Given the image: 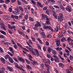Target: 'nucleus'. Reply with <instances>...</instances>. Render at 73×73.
Masks as SVG:
<instances>
[{
    "label": "nucleus",
    "instance_id": "f257e3e1",
    "mask_svg": "<svg viewBox=\"0 0 73 73\" xmlns=\"http://www.w3.org/2000/svg\"><path fill=\"white\" fill-rule=\"evenodd\" d=\"M15 11H16H16H13V13L15 15H19V12H20V10L17 7L15 8Z\"/></svg>",
    "mask_w": 73,
    "mask_h": 73
},
{
    "label": "nucleus",
    "instance_id": "f03ea898",
    "mask_svg": "<svg viewBox=\"0 0 73 73\" xmlns=\"http://www.w3.org/2000/svg\"><path fill=\"white\" fill-rule=\"evenodd\" d=\"M62 18H63V14L62 13H60L59 14V16H58V19L59 21L61 22L63 20Z\"/></svg>",
    "mask_w": 73,
    "mask_h": 73
},
{
    "label": "nucleus",
    "instance_id": "7ed1b4c3",
    "mask_svg": "<svg viewBox=\"0 0 73 73\" xmlns=\"http://www.w3.org/2000/svg\"><path fill=\"white\" fill-rule=\"evenodd\" d=\"M66 9L68 12H72V8L69 5H68L67 7L66 8Z\"/></svg>",
    "mask_w": 73,
    "mask_h": 73
},
{
    "label": "nucleus",
    "instance_id": "20e7f679",
    "mask_svg": "<svg viewBox=\"0 0 73 73\" xmlns=\"http://www.w3.org/2000/svg\"><path fill=\"white\" fill-rule=\"evenodd\" d=\"M53 56L55 58H54V61L55 62H60V61L58 60V58L56 55H54Z\"/></svg>",
    "mask_w": 73,
    "mask_h": 73
},
{
    "label": "nucleus",
    "instance_id": "39448f33",
    "mask_svg": "<svg viewBox=\"0 0 73 73\" xmlns=\"http://www.w3.org/2000/svg\"><path fill=\"white\" fill-rule=\"evenodd\" d=\"M1 25V27L3 30H7V29L5 27V25L3 23H1L0 24Z\"/></svg>",
    "mask_w": 73,
    "mask_h": 73
},
{
    "label": "nucleus",
    "instance_id": "423d86ee",
    "mask_svg": "<svg viewBox=\"0 0 73 73\" xmlns=\"http://www.w3.org/2000/svg\"><path fill=\"white\" fill-rule=\"evenodd\" d=\"M18 59L20 61H21L23 63H24V62H25V60L22 58H20V57L18 56Z\"/></svg>",
    "mask_w": 73,
    "mask_h": 73
},
{
    "label": "nucleus",
    "instance_id": "0eeeda50",
    "mask_svg": "<svg viewBox=\"0 0 73 73\" xmlns=\"http://www.w3.org/2000/svg\"><path fill=\"white\" fill-rule=\"evenodd\" d=\"M55 41L56 42L57 46H59L60 45L61 46V45H60V40L58 39H57Z\"/></svg>",
    "mask_w": 73,
    "mask_h": 73
},
{
    "label": "nucleus",
    "instance_id": "6e6552de",
    "mask_svg": "<svg viewBox=\"0 0 73 73\" xmlns=\"http://www.w3.org/2000/svg\"><path fill=\"white\" fill-rule=\"evenodd\" d=\"M17 31L20 35H21L22 36H24V33L22 31H21L20 30H18Z\"/></svg>",
    "mask_w": 73,
    "mask_h": 73
},
{
    "label": "nucleus",
    "instance_id": "1a4fd4ad",
    "mask_svg": "<svg viewBox=\"0 0 73 73\" xmlns=\"http://www.w3.org/2000/svg\"><path fill=\"white\" fill-rule=\"evenodd\" d=\"M9 60L11 63H13V60L12 58L10 57L9 58Z\"/></svg>",
    "mask_w": 73,
    "mask_h": 73
},
{
    "label": "nucleus",
    "instance_id": "9d476101",
    "mask_svg": "<svg viewBox=\"0 0 73 73\" xmlns=\"http://www.w3.org/2000/svg\"><path fill=\"white\" fill-rule=\"evenodd\" d=\"M47 16L46 15L42 14V19H45V18H46V17Z\"/></svg>",
    "mask_w": 73,
    "mask_h": 73
},
{
    "label": "nucleus",
    "instance_id": "9b49d317",
    "mask_svg": "<svg viewBox=\"0 0 73 73\" xmlns=\"http://www.w3.org/2000/svg\"><path fill=\"white\" fill-rule=\"evenodd\" d=\"M37 4H38V5L39 6H40L41 8H43V5H42L41 4L40 2H37Z\"/></svg>",
    "mask_w": 73,
    "mask_h": 73
},
{
    "label": "nucleus",
    "instance_id": "f8f14e48",
    "mask_svg": "<svg viewBox=\"0 0 73 73\" xmlns=\"http://www.w3.org/2000/svg\"><path fill=\"white\" fill-rule=\"evenodd\" d=\"M14 64H15V66H16V67H17V68H19V69H21V68H22L21 67H20L19 66H18V64H17V63H14Z\"/></svg>",
    "mask_w": 73,
    "mask_h": 73
},
{
    "label": "nucleus",
    "instance_id": "ddd939ff",
    "mask_svg": "<svg viewBox=\"0 0 73 73\" xmlns=\"http://www.w3.org/2000/svg\"><path fill=\"white\" fill-rule=\"evenodd\" d=\"M4 57L5 59V60H7V59H8V58L9 59V58L10 57V56H9V55L7 54L4 56Z\"/></svg>",
    "mask_w": 73,
    "mask_h": 73
},
{
    "label": "nucleus",
    "instance_id": "4468645a",
    "mask_svg": "<svg viewBox=\"0 0 73 73\" xmlns=\"http://www.w3.org/2000/svg\"><path fill=\"white\" fill-rule=\"evenodd\" d=\"M7 68L10 72H13V68H11L10 67L8 66Z\"/></svg>",
    "mask_w": 73,
    "mask_h": 73
},
{
    "label": "nucleus",
    "instance_id": "2eb2a0df",
    "mask_svg": "<svg viewBox=\"0 0 73 73\" xmlns=\"http://www.w3.org/2000/svg\"><path fill=\"white\" fill-rule=\"evenodd\" d=\"M41 33V34L42 37V38H44L45 37V36L44 32H42Z\"/></svg>",
    "mask_w": 73,
    "mask_h": 73
},
{
    "label": "nucleus",
    "instance_id": "dca6fc26",
    "mask_svg": "<svg viewBox=\"0 0 73 73\" xmlns=\"http://www.w3.org/2000/svg\"><path fill=\"white\" fill-rule=\"evenodd\" d=\"M28 56H29V59L31 61H33V60H32V56L30 54H28Z\"/></svg>",
    "mask_w": 73,
    "mask_h": 73
},
{
    "label": "nucleus",
    "instance_id": "f3484780",
    "mask_svg": "<svg viewBox=\"0 0 73 73\" xmlns=\"http://www.w3.org/2000/svg\"><path fill=\"white\" fill-rule=\"evenodd\" d=\"M59 65L60 66V67H61V68H64V64H62V63H59Z\"/></svg>",
    "mask_w": 73,
    "mask_h": 73
},
{
    "label": "nucleus",
    "instance_id": "a211bd4d",
    "mask_svg": "<svg viewBox=\"0 0 73 73\" xmlns=\"http://www.w3.org/2000/svg\"><path fill=\"white\" fill-rule=\"evenodd\" d=\"M9 49H10V52H11L12 53H14V52L13 51V50L12 47H9Z\"/></svg>",
    "mask_w": 73,
    "mask_h": 73
},
{
    "label": "nucleus",
    "instance_id": "6ab92c4d",
    "mask_svg": "<svg viewBox=\"0 0 73 73\" xmlns=\"http://www.w3.org/2000/svg\"><path fill=\"white\" fill-rule=\"evenodd\" d=\"M1 61L3 62V64H5V59H4V58L2 57L1 58Z\"/></svg>",
    "mask_w": 73,
    "mask_h": 73
},
{
    "label": "nucleus",
    "instance_id": "aec40b11",
    "mask_svg": "<svg viewBox=\"0 0 73 73\" xmlns=\"http://www.w3.org/2000/svg\"><path fill=\"white\" fill-rule=\"evenodd\" d=\"M3 17L4 19H6V20L7 19H8L9 18V16H5V15H4L3 16Z\"/></svg>",
    "mask_w": 73,
    "mask_h": 73
},
{
    "label": "nucleus",
    "instance_id": "412c9836",
    "mask_svg": "<svg viewBox=\"0 0 73 73\" xmlns=\"http://www.w3.org/2000/svg\"><path fill=\"white\" fill-rule=\"evenodd\" d=\"M0 32L1 33H2V34L4 35H6V33H5V31H3L2 30H0Z\"/></svg>",
    "mask_w": 73,
    "mask_h": 73
},
{
    "label": "nucleus",
    "instance_id": "4be33fe9",
    "mask_svg": "<svg viewBox=\"0 0 73 73\" xmlns=\"http://www.w3.org/2000/svg\"><path fill=\"white\" fill-rule=\"evenodd\" d=\"M35 52L36 53V54H37V56H39V52L37 50V49H35Z\"/></svg>",
    "mask_w": 73,
    "mask_h": 73
},
{
    "label": "nucleus",
    "instance_id": "5701e85b",
    "mask_svg": "<svg viewBox=\"0 0 73 73\" xmlns=\"http://www.w3.org/2000/svg\"><path fill=\"white\" fill-rule=\"evenodd\" d=\"M60 8H61V9H62V10H65V8H64V6H62V5H60Z\"/></svg>",
    "mask_w": 73,
    "mask_h": 73
},
{
    "label": "nucleus",
    "instance_id": "b1692460",
    "mask_svg": "<svg viewBox=\"0 0 73 73\" xmlns=\"http://www.w3.org/2000/svg\"><path fill=\"white\" fill-rule=\"evenodd\" d=\"M26 66L27 68L28 69H32V68L31 67V66L28 64H27L26 65Z\"/></svg>",
    "mask_w": 73,
    "mask_h": 73
},
{
    "label": "nucleus",
    "instance_id": "393cba45",
    "mask_svg": "<svg viewBox=\"0 0 73 73\" xmlns=\"http://www.w3.org/2000/svg\"><path fill=\"white\" fill-rule=\"evenodd\" d=\"M65 51L66 53H67L68 56H69V53H70V52H69L68 49L66 50Z\"/></svg>",
    "mask_w": 73,
    "mask_h": 73
},
{
    "label": "nucleus",
    "instance_id": "a878e982",
    "mask_svg": "<svg viewBox=\"0 0 73 73\" xmlns=\"http://www.w3.org/2000/svg\"><path fill=\"white\" fill-rule=\"evenodd\" d=\"M16 28V27L15 26H11V29L13 30V31H15V28Z\"/></svg>",
    "mask_w": 73,
    "mask_h": 73
},
{
    "label": "nucleus",
    "instance_id": "bb28decb",
    "mask_svg": "<svg viewBox=\"0 0 73 73\" xmlns=\"http://www.w3.org/2000/svg\"><path fill=\"white\" fill-rule=\"evenodd\" d=\"M37 46L38 47V48L39 49H40V50H41V46L40 45H39V44H37Z\"/></svg>",
    "mask_w": 73,
    "mask_h": 73
},
{
    "label": "nucleus",
    "instance_id": "cd10ccee",
    "mask_svg": "<svg viewBox=\"0 0 73 73\" xmlns=\"http://www.w3.org/2000/svg\"><path fill=\"white\" fill-rule=\"evenodd\" d=\"M33 64H34L35 65H38V64L37 63V62L34 60H33Z\"/></svg>",
    "mask_w": 73,
    "mask_h": 73
},
{
    "label": "nucleus",
    "instance_id": "c85d7f7f",
    "mask_svg": "<svg viewBox=\"0 0 73 73\" xmlns=\"http://www.w3.org/2000/svg\"><path fill=\"white\" fill-rule=\"evenodd\" d=\"M45 66H46V68H50V66H49V65L46 63H45Z\"/></svg>",
    "mask_w": 73,
    "mask_h": 73
},
{
    "label": "nucleus",
    "instance_id": "c756f323",
    "mask_svg": "<svg viewBox=\"0 0 73 73\" xmlns=\"http://www.w3.org/2000/svg\"><path fill=\"white\" fill-rule=\"evenodd\" d=\"M52 53L54 55H56L57 52L54 50H52Z\"/></svg>",
    "mask_w": 73,
    "mask_h": 73
},
{
    "label": "nucleus",
    "instance_id": "7c9ffc66",
    "mask_svg": "<svg viewBox=\"0 0 73 73\" xmlns=\"http://www.w3.org/2000/svg\"><path fill=\"white\" fill-rule=\"evenodd\" d=\"M48 2H49L50 1L52 3H56V1L54 0H48Z\"/></svg>",
    "mask_w": 73,
    "mask_h": 73
},
{
    "label": "nucleus",
    "instance_id": "2f4dec72",
    "mask_svg": "<svg viewBox=\"0 0 73 73\" xmlns=\"http://www.w3.org/2000/svg\"><path fill=\"white\" fill-rule=\"evenodd\" d=\"M29 19L30 21H34V20L32 17H29Z\"/></svg>",
    "mask_w": 73,
    "mask_h": 73
},
{
    "label": "nucleus",
    "instance_id": "473e14b6",
    "mask_svg": "<svg viewBox=\"0 0 73 73\" xmlns=\"http://www.w3.org/2000/svg\"><path fill=\"white\" fill-rule=\"evenodd\" d=\"M28 17H29L28 15V14H27L25 16V19L26 20H27V19H28Z\"/></svg>",
    "mask_w": 73,
    "mask_h": 73
},
{
    "label": "nucleus",
    "instance_id": "72a5a7b5",
    "mask_svg": "<svg viewBox=\"0 0 73 73\" xmlns=\"http://www.w3.org/2000/svg\"><path fill=\"white\" fill-rule=\"evenodd\" d=\"M46 23L47 25H49V24H50V22H49V21H46Z\"/></svg>",
    "mask_w": 73,
    "mask_h": 73
},
{
    "label": "nucleus",
    "instance_id": "f704fd0d",
    "mask_svg": "<svg viewBox=\"0 0 73 73\" xmlns=\"http://www.w3.org/2000/svg\"><path fill=\"white\" fill-rule=\"evenodd\" d=\"M49 8H50L51 9L52 11H54V10H55V9H54V8L53 7L51 6H49Z\"/></svg>",
    "mask_w": 73,
    "mask_h": 73
},
{
    "label": "nucleus",
    "instance_id": "c9c22d12",
    "mask_svg": "<svg viewBox=\"0 0 73 73\" xmlns=\"http://www.w3.org/2000/svg\"><path fill=\"white\" fill-rule=\"evenodd\" d=\"M50 26H44L43 27V29H48L49 28Z\"/></svg>",
    "mask_w": 73,
    "mask_h": 73
},
{
    "label": "nucleus",
    "instance_id": "e433bc0d",
    "mask_svg": "<svg viewBox=\"0 0 73 73\" xmlns=\"http://www.w3.org/2000/svg\"><path fill=\"white\" fill-rule=\"evenodd\" d=\"M17 3H18V5H21V2H20L19 0L17 1Z\"/></svg>",
    "mask_w": 73,
    "mask_h": 73
},
{
    "label": "nucleus",
    "instance_id": "4c0bfd02",
    "mask_svg": "<svg viewBox=\"0 0 73 73\" xmlns=\"http://www.w3.org/2000/svg\"><path fill=\"white\" fill-rule=\"evenodd\" d=\"M57 29H59L60 28V24H58L57 26Z\"/></svg>",
    "mask_w": 73,
    "mask_h": 73
},
{
    "label": "nucleus",
    "instance_id": "58836bf2",
    "mask_svg": "<svg viewBox=\"0 0 73 73\" xmlns=\"http://www.w3.org/2000/svg\"><path fill=\"white\" fill-rule=\"evenodd\" d=\"M19 8L20 9L21 11L22 12H24V9L22 7H19Z\"/></svg>",
    "mask_w": 73,
    "mask_h": 73
},
{
    "label": "nucleus",
    "instance_id": "ea45409f",
    "mask_svg": "<svg viewBox=\"0 0 73 73\" xmlns=\"http://www.w3.org/2000/svg\"><path fill=\"white\" fill-rule=\"evenodd\" d=\"M37 40L38 41H39V42H40L41 44H42V42L41 40L40 39H39V38H38Z\"/></svg>",
    "mask_w": 73,
    "mask_h": 73
},
{
    "label": "nucleus",
    "instance_id": "a19ab883",
    "mask_svg": "<svg viewBox=\"0 0 73 73\" xmlns=\"http://www.w3.org/2000/svg\"><path fill=\"white\" fill-rule=\"evenodd\" d=\"M0 52L1 53H3L4 52V51H3V50L1 47H0Z\"/></svg>",
    "mask_w": 73,
    "mask_h": 73
},
{
    "label": "nucleus",
    "instance_id": "79ce46f5",
    "mask_svg": "<svg viewBox=\"0 0 73 73\" xmlns=\"http://www.w3.org/2000/svg\"><path fill=\"white\" fill-rule=\"evenodd\" d=\"M8 54H9L10 56H11V57H12L13 56V54L11 53L10 52H7Z\"/></svg>",
    "mask_w": 73,
    "mask_h": 73
},
{
    "label": "nucleus",
    "instance_id": "37998d69",
    "mask_svg": "<svg viewBox=\"0 0 73 73\" xmlns=\"http://www.w3.org/2000/svg\"><path fill=\"white\" fill-rule=\"evenodd\" d=\"M47 57H48V58H50L51 57V55H49L48 54H47L46 55Z\"/></svg>",
    "mask_w": 73,
    "mask_h": 73
},
{
    "label": "nucleus",
    "instance_id": "c03bdc74",
    "mask_svg": "<svg viewBox=\"0 0 73 73\" xmlns=\"http://www.w3.org/2000/svg\"><path fill=\"white\" fill-rule=\"evenodd\" d=\"M62 49V48H58L56 49V50H57L58 51H60Z\"/></svg>",
    "mask_w": 73,
    "mask_h": 73
},
{
    "label": "nucleus",
    "instance_id": "a18cd8bd",
    "mask_svg": "<svg viewBox=\"0 0 73 73\" xmlns=\"http://www.w3.org/2000/svg\"><path fill=\"white\" fill-rule=\"evenodd\" d=\"M46 12L48 15H49V10L48 9L46 10Z\"/></svg>",
    "mask_w": 73,
    "mask_h": 73
},
{
    "label": "nucleus",
    "instance_id": "49530a36",
    "mask_svg": "<svg viewBox=\"0 0 73 73\" xmlns=\"http://www.w3.org/2000/svg\"><path fill=\"white\" fill-rule=\"evenodd\" d=\"M4 45H11V44L8 42L4 43Z\"/></svg>",
    "mask_w": 73,
    "mask_h": 73
},
{
    "label": "nucleus",
    "instance_id": "de8ad7c7",
    "mask_svg": "<svg viewBox=\"0 0 73 73\" xmlns=\"http://www.w3.org/2000/svg\"><path fill=\"white\" fill-rule=\"evenodd\" d=\"M43 49L44 52H46V48L45 46L43 47Z\"/></svg>",
    "mask_w": 73,
    "mask_h": 73
},
{
    "label": "nucleus",
    "instance_id": "09e8293b",
    "mask_svg": "<svg viewBox=\"0 0 73 73\" xmlns=\"http://www.w3.org/2000/svg\"><path fill=\"white\" fill-rule=\"evenodd\" d=\"M41 68L42 69H44V64H41Z\"/></svg>",
    "mask_w": 73,
    "mask_h": 73
},
{
    "label": "nucleus",
    "instance_id": "8fccbe9b",
    "mask_svg": "<svg viewBox=\"0 0 73 73\" xmlns=\"http://www.w3.org/2000/svg\"><path fill=\"white\" fill-rule=\"evenodd\" d=\"M35 27H40V24H35Z\"/></svg>",
    "mask_w": 73,
    "mask_h": 73
},
{
    "label": "nucleus",
    "instance_id": "3c124183",
    "mask_svg": "<svg viewBox=\"0 0 73 73\" xmlns=\"http://www.w3.org/2000/svg\"><path fill=\"white\" fill-rule=\"evenodd\" d=\"M25 61H26L27 64H30V62H29V60H27V59H25Z\"/></svg>",
    "mask_w": 73,
    "mask_h": 73
},
{
    "label": "nucleus",
    "instance_id": "603ef678",
    "mask_svg": "<svg viewBox=\"0 0 73 73\" xmlns=\"http://www.w3.org/2000/svg\"><path fill=\"white\" fill-rule=\"evenodd\" d=\"M64 41H66V40L65 38H62L61 39V41H62V42H63L64 41Z\"/></svg>",
    "mask_w": 73,
    "mask_h": 73
},
{
    "label": "nucleus",
    "instance_id": "864d4df0",
    "mask_svg": "<svg viewBox=\"0 0 73 73\" xmlns=\"http://www.w3.org/2000/svg\"><path fill=\"white\" fill-rule=\"evenodd\" d=\"M46 44L47 46H49V42H48V41H46Z\"/></svg>",
    "mask_w": 73,
    "mask_h": 73
},
{
    "label": "nucleus",
    "instance_id": "5fc2aeb1",
    "mask_svg": "<svg viewBox=\"0 0 73 73\" xmlns=\"http://www.w3.org/2000/svg\"><path fill=\"white\" fill-rule=\"evenodd\" d=\"M46 62L47 63H48V64H50V61L49 59H48L47 61H46Z\"/></svg>",
    "mask_w": 73,
    "mask_h": 73
},
{
    "label": "nucleus",
    "instance_id": "6e6d98bb",
    "mask_svg": "<svg viewBox=\"0 0 73 73\" xmlns=\"http://www.w3.org/2000/svg\"><path fill=\"white\" fill-rule=\"evenodd\" d=\"M63 36V34H60L58 36V37L60 38L62 37Z\"/></svg>",
    "mask_w": 73,
    "mask_h": 73
},
{
    "label": "nucleus",
    "instance_id": "4d7b16f0",
    "mask_svg": "<svg viewBox=\"0 0 73 73\" xmlns=\"http://www.w3.org/2000/svg\"><path fill=\"white\" fill-rule=\"evenodd\" d=\"M9 12H12V8L11 7L9 8Z\"/></svg>",
    "mask_w": 73,
    "mask_h": 73
},
{
    "label": "nucleus",
    "instance_id": "13d9d810",
    "mask_svg": "<svg viewBox=\"0 0 73 73\" xmlns=\"http://www.w3.org/2000/svg\"><path fill=\"white\" fill-rule=\"evenodd\" d=\"M70 40H71V38H70L69 37L68 38L67 41L68 42H69L70 41Z\"/></svg>",
    "mask_w": 73,
    "mask_h": 73
},
{
    "label": "nucleus",
    "instance_id": "bf43d9fd",
    "mask_svg": "<svg viewBox=\"0 0 73 73\" xmlns=\"http://www.w3.org/2000/svg\"><path fill=\"white\" fill-rule=\"evenodd\" d=\"M48 53H50L51 52V49L50 48H48Z\"/></svg>",
    "mask_w": 73,
    "mask_h": 73
},
{
    "label": "nucleus",
    "instance_id": "052dcab7",
    "mask_svg": "<svg viewBox=\"0 0 73 73\" xmlns=\"http://www.w3.org/2000/svg\"><path fill=\"white\" fill-rule=\"evenodd\" d=\"M54 8H57L58 9L59 8V7L58 6L54 5Z\"/></svg>",
    "mask_w": 73,
    "mask_h": 73
},
{
    "label": "nucleus",
    "instance_id": "680f3d73",
    "mask_svg": "<svg viewBox=\"0 0 73 73\" xmlns=\"http://www.w3.org/2000/svg\"><path fill=\"white\" fill-rule=\"evenodd\" d=\"M52 37V36L51 35H48L47 36V37H48V38H51V37Z\"/></svg>",
    "mask_w": 73,
    "mask_h": 73
},
{
    "label": "nucleus",
    "instance_id": "e2e57ef3",
    "mask_svg": "<svg viewBox=\"0 0 73 73\" xmlns=\"http://www.w3.org/2000/svg\"><path fill=\"white\" fill-rule=\"evenodd\" d=\"M68 25L67 23H66L64 27L65 28H66V29L67 28H68Z\"/></svg>",
    "mask_w": 73,
    "mask_h": 73
},
{
    "label": "nucleus",
    "instance_id": "0e129e2a",
    "mask_svg": "<svg viewBox=\"0 0 73 73\" xmlns=\"http://www.w3.org/2000/svg\"><path fill=\"white\" fill-rule=\"evenodd\" d=\"M14 18H15V19L17 20V19H18V18H19V17H18V16L15 15Z\"/></svg>",
    "mask_w": 73,
    "mask_h": 73
},
{
    "label": "nucleus",
    "instance_id": "69168bd1",
    "mask_svg": "<svg viewBox=\"0 0 73 73\" xmlns=\"http://www.w3.org/2000/svg\"><path fill=\"white\" fill-rule=\"evenodd\" d=\"M29 50L30 51H33V48H29Z\"/></svg>",
    "mask_w": 73,
    "mask_h": 73
},
{
    "label": "nucleus",
    "instance_id": "338daca9",
    "mask_svg": "<svg viewBox=\"0 0 73 73\" xmlns=\"http://www.w3.org/2000/svg\"><path fill=\"white\" fill-rule=\"evenodd\" d=\"M34 30H35L36 31H37V29H38L37 28V27L36 26H35L34 28Z\"/></svg>",
    "mask_w": 73,
    "mask_h": 73
},
{
    "label": "nucleus",
    "instance_id": "774afa93",
    "mask_svg": "<svg viewBox=\"0 0 73 73\" xmlns=\"http://www.w3.org/2000/svg\"><path fill=\"white\" fill-rule=\"evenodd\" d=\"M9 0H6V1H5V3L6 4H8V3L9 2Z\"/></svg>",
    "mask_w": 73,
    "mask_h": 73
}]
</instances>
